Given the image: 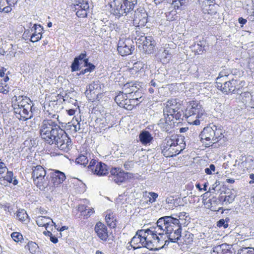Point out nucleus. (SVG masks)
Here are the masks:
<instances>
[{
    "mask_svg": "<svg viewBox=\"0 0 254 254\" xmlns=\"http://www.w3.org/2000/svg\"><path fill=\"white\" fill-rule=\"evenodd\" d=\"M187 3V0H173L171 3L174 8H179L181 6L184 5Z\"/></svg>",
    "mask_w": 254,
    "mask_h": 254,
    "instance_id": "42",
    "label": "nucleus"
},
{
    "mask_svg": "<svg viewBox=\"0 0 254 254\" xmlns=\"http://www.w3.org/2000/svg\"><path fill=\"white\" fill-rule=\"evenodd\" d=\"M127 95V94H126V92L125 93L123 92H120L118 95L115 97V101L119 106H123V105H125V104H124V101L128 96Z\"/></svg>",
    "mask_w": 254,
    "mask_h": 254,
    "instance_id": "32",
    "label": "nucleus"
},
{
    "mask_svg": "<svg viewBox=\"0 0 254 254\" xmlns=\"http://www.w3.org/2000/svg\"><path fill=\"white\" fill-rule=\"evenodd\" d=\"M234 200V198L230 195L226 196L224 198V201L228 202L229 203H232Z\"/></svg>",
    "mask_w": 254,
    "mask_h": 254,
    "instance_id": "62",
    "label": "nucleus"
},
{
    "mask_svg": "<svg viewBox=\"0 0 254 254\" xmlns=\"http://www.w3.org/2000/svg\"><path fill=\"white\" fill-rule=\"evenodd\" d=\"M11 6H12L9 5L8 6L4 7L3 8H1V12H4L5 13L10 12L12 10Z\"/></svg>",
    "mask_w": 254,
    "mask_h": 254,
    "instance_id": "61",
    "label": "nucleus"
},
{
    "mask_svg": "<svg viewBox=\"0 0 254 254\" xmlns=\"http://www.w3.org/2000/svg\"><path fill=\"white\" fill-rule=\"evenodd\" d=\"M159 126L162 128L163 131H168L170 128V125L165 120H160Z\"/></svg>",
    "mask_w": 254,
    "mask_h": 254,
    "instance_id": "41",
    "label": "nucleus"
},
{
    "mask_svg": "<svg viewBox=\"0 0 254 254\" xmlns=\"http://www.w3.org/2000/svg\"><path fill=\"white\" fill-rule=\"evenodd\" d=\"M137 42L142 45V49L146 54L153 52L155 46V41L151 36H141L137 39Z\"/></svg>",
    "mask_w": 254,
    "mask_h": 254,
    "instance_id": "16",
    "label": "nucleus"
},
{
    "mask_svg": "<svg viewBox=\"0 0 254 254\" xmlns=\"http://www.w3.org/2000/svg\"><path fill=\"white\" fill-rule=\"evenodd\" d=\"M133 42L129 39H121L118 42V51L122 56H127L131 54L134 48L132 47Z\"/></svg>",
    "mask_w": 254,
    "mask_h": 254,
    "instance_id": "14",
    "label": "nucleus"
},
{
    "mask_svg": "<svg viewBox=\"0 0 254 254\" xmlns=\"http://www.w3.org/2000/svg\"><path fill=\"white\" fill-rule=\"evenodd\" d=\"M95 231L98 236L103 241H106L108 237V233L106 226L100 222L97 223L95 226Z\"/></svg>",
    "mask_w": 254,
    "mask_h": 254,
    "instance_id": "21",
    "label": "nucleus"
},
{
    "mask_svg": "<svg viewBox=\"0 0 254 254\" xmlns=\"http://www.w3.org/2000/svg\"><path fill=\"white\" fill-rule=\"evenodd\" d=\"M181 104L178 101L177 99H170L166 103V106L164 109V112L167 114V115L172 116L175 118H179L180 114V109Z\"/></svg>",
    "mask_w": 254,
    "mask_h": 254,
    "instance_id": "12",
    "label": "nucleus"
},
{
    "mask_svg": "<svg viewBox=\"0 0 254 254\" xmlns=\"http://www.w3.org/2000/svg\"><path fill=\"white\" fill-rule=\"evenodd\" d=\"M75 162L77 164H80L83 166H86L88 162V160L86 156L81 155H79L75 160Z\"/></svg>",
    "mask_w": 254,
    "mask_h": 254,
    "instance_id": "36",
    "label": "nucleus"
},
{
    "mask_svg": "<svg viewBox=\"0 0 254 254\" xmlns=\"http://www.w3.org/2000/svg\"><path fill=\"white\" fill-rule=\"evenodd\" d=\"M46 175L45 170L40 165H37L33 169L32 178L34 183L41 190H44L48 186Z\"/></svg>",
    "mask_w": 254,
    "mask_h": 254,
    "instance_id": "6",
    "label": "nucleus"
},
{
    "mask_svg": "<svg viewBox=\"0 0 254 254\" xmlns=\"http://www.w3.org/2000/svg\"><path fill=\"white\" fill-rule=\"evenodd\" d=\"M65 178L64 173L59 170H55L52 174V181L55 186H58L62 183Z\"/></svg>",
    "mask_w": 254,
    "mask_h": 254,
    "instance_id": "24",
    "label": "nucleus"
},
{
    "mask_svg": "<svg viewBox=\"0 0 254 254\" xmlns=\"http://www.w3.org/2000/svg\"><path fill=\"white\" fill-rule=\"evenodd\" d=\"M15 106L17 107H14L15 113L16 114V117L20 120L27 121L31 119L33 116V113L31 111L33 104L29 98L23 96H15Z\"/></svg>",
    "mask_w": 254,
    "mask_h": 254,
    "instance_id": "3",
    "label": "nucleus"
},
{
    "mask_svg": "<svg viewBox=\"0 0 254 254\" xmlns=\"http://www.w3.org/2000/svg\"><path fill=\"white\" fill-rule=\"evenodd\" d=\"M163 11L165 12L166 19L168 21H172L176 19L177 11L170 3L162 2Z\"/></svg>",
    "mask_w": 254,
    "mask_h": 254,
    "instance_id": "18",
    "label": "nucleus"
},
{
    "mask_svg": "<svg viewBox=\"0 0 254 254\" xmlns=\"http://www.w3.org/2000/svg\"><path fill=\"white\" fill-rule=\"evenodd\" d=\"M215 8H216V6L215 5V4L214 3L212 5H208V7H204L203 9L202 10H203V12L204 13H207V14H209L210 15H213V14H215L216 13V11Z\"/></svg>",
    "mask_w": 254,
    "mask_h": 254,
    "instance_id": "35",
    "label": "nucleus"
},
{
    "mask_svg": "<svg viewBox=\"0 0 254 254\" xmlns=\"http://www.w3.org/2000/svg\"><path fill=\"white\" fill-rule=\"evenodd\" d=\"M133 162L132 161H127L124 164L125 169L129 170L133 167Z\"/></svg>",
    "mask_w": 254,
    "mask_h": 254,
    "instance_id": "55",
    "label": "nucleus"
},
{
    "mask_svg": "<svg viewBox=\"0 0 254 254\" xmlns=\"http://www.w3.org/2000/svg\"><path fill=\"white\" fill-rule=\"evenodd\" d=\"M140 240L139 236L137 235V231L135 236L132 238L130 241V245L134 249L140 250Z\"/></svg>",
    "mask_w": 254,
    "mask_h": 254,
    "instance_id": "31",
    "label": "nucleus"
},
{
    "mask_svg": "<svg viewBox=\"0 0 254 254\" xmlns=\"http://www.w3.org/2000/svg\"><path fill=\"white\" fill-rule=\"evenodd\" d=\"M95 68V66L92 64H89V67H87L85 69L81 70L80 74H84L88 72H91Z\"/></svg>",
    "mask_w": 254,
    "mask_h": 254,
    "instance_id": "51",
    "label": "nucleus"
},
{
    "mask_svg": "<svg viewBox=\"0 0 254 254\" xmlns=\"http://www.w3.org/2000/svg\"><path fill=\"white\" fill-rule=\"evenodd\" d=\"M183 149H182V147L178 144V142H177V144H175V146L173 147V153H171V157H173L174 156H176L179 154Z\"/></svg>",
    "mask_w": 254,
    "mask_h": 254,
    "instance_id": "46",
    "label": "nucleus"
},
{
    "mask_svg": "<svg viewBox=\"0 0 254 254\" xmlns=\"http://www.w3.org/2000/svg\"><path fill=\"white\" fill-rule=\"evenodd\" d=\"M11 237L12 239L16 242H20L23 239L22 235L18 232H13L11 234Z\"/></svg>",
    "mask_w": 254,
    "mask_h": 254,
    "instance_id": "47",
    "label": "nucleus"
},
{
    "mask_svg": "<svg viewBox=\"0 0 254 254\" xmlns=\"http://www.w3.org/2000/svg\"><path fill=\"white\" fill-rule=\"evenodd\" d=\"M19 0H6V2L10 6H14Z\"/></svg>",
    "mask_w": 254,
    "mask_h": 254,
    "instance_id": "64",
    "label": "nucleus"
},
{
    "mask_svg": "<svg viewBox=\"0 0 254 254\" xmlns=\"http://www.w3.org/2000/svg\"><path fill=\"white\" fill-rule=\"evenodd\" d=\"M136 92H134L133 94H131L128 95L129 98H132L135 100H138V101L142 102L143 100L142 98V93L140 91H137L136 90Z\"/></svg>",
    "mask_w": 254,
    "mask_h": 254,
    "instance_id": "39",
    "label": "nucleus"
},
{
    "mask_svg": "<svg viewBox=\"0 0 254 254\" xmlns=\"http://www.w3.org/2000/svg\"><path fill=\"white\" fill-rule=\"evenodd\" d=\"M78 211H81L82 214L83 215V214L86 213L87 211V207L84 205H79L78 207Z\"/></svg>",
    "mask_w": 254,
    "mask_h": 254,
    "instance_id": "59",
    "label": "nucleus"
},
{
    "mask_svg": "<svg viewBox=\"0 0 254 254\" xmlns=\"http://www.w3.org/2000/svg\"><path fill=\"white\" fill-rule=\"evenodd\" d=\"M13 174L12 172L7 171L6 176L3 178L8 183H11L12 182V177Z\"/></svg>",
    "mask_w": 254,
    "mask_h": 254,
    "instance_id": "54",
    "label": "nucleus"
},
{
    "mask_svg": "<svg viewBox=\"0 0 254 254\" xmlns=\"http://www.w3.org/2000/svg\"><path fill=\"white\" fill-rule=\"evenodd\" d=\"M238 82L237 80L231 78L222 82H217L216 83V86L218 90L226 94L230 93L240 94V87L238 85Z\"/></svg>",
    "mask_w": 254,
    "mask_h": 254,
    "instance_id": "7",
    "label": "nucleus"
},
{
    "mask_svg": "<svg viewBox=\"0 0 254 254\" xmlns=\"http://www.w3.org/2000/svg\"><path fill=\"white\" fill-rule=\"evenodd\" d=\"M88 168L94 174L99 176H105L108 174L107 165L102 162H97L94 159L90 161Z\"/></svg>",
    "mask_w": 254,
    "mask_h": 254,
    "instance_id": "15",
    "label": "nucleus"
},
{
    "mask_svg": "<svg viewBox=\"0 0 254 254\" xmlns=\"http://www.w3.org/2000/svg\"><path fill=\"white\" fill-rule=\"evenodd\" d=\"M79 66V61L75 58L71 66V71H75L79 70L80 69Z\"/></svg>",
    "mask_w": 254,
    "mask_h": 254,
    "instance_id": "49",
    "label": "nucleus"
},
{
    "mask_svg": "<svg viewBox=\"0 0 254 254\" xmlns=\"http://www.w3.org/2000/svg\"><path fill=\"white\" fill-rule=\"evenodd\" d=\"M130 104H131L130 105L131 106V110L134 106L138 105L139 103H141V102L138 101V100L133 99L132 98H130Z\"/></svg>",
    "mask_w": 254,
    "mask_h": 254,
    "instance_id": "57",
    "label": "nucleus"
},
{
    "mask_svg": "<svg viewBox=\"0 0 254 254\" xmlns=\"http://www.w3.org/2000/svg\"><path fill=\"white\" fill-rule=\"evenodd\" d=\"M7 168L5 165V164L1 161L0 159V174H3L5 172Z\"/></svg>",
    "mask_w": 254,
    "mask_h": 254,
    "instance_id": "58",
    "label": "nucleus"
},
{
    "mask_svg": "<svg viewBox=\"0 0 254 254\" xmlns=\"http://www.w3.org/2000/svg\"><path fill=\"white\" fill-rule=\"evenodd\" d=\"M99 88H100V87L98 82H93L88 86L86 91H89L90 92H91L94 90H99Z\"/></svg>",
    "mask_w": 254,
    "mask_h": 254,
    "instance_id": "43",
    "label": "nucleus"
},
{
    "mask_svg": "<svg viewBox=\"0 0 254 254\" xmlns=\"http://www.w3.org/2000/svg\"><path fill=\"white\" fill-rule=\"evenodd\" d=\"M36 222L39 227H44L48 230V229H53V225L56 224L49 217L42 216L37 217Z\"/></svg>",
    "mask_w": 254,
    "mask_h": 254,
    "instance_id": "19",
    "label": "nucleus"
},
{
    "mask_svg": "<svg viewBox=\"0 0 254 254\" xmlns=\"http://www.w3.org/2000/svg\"><path fill=\"white\" fill-rule=\"evenodd\" d=\"M133 21L141 26H144L147 22V13L144 10L135 11L134 14Z\"/></svg>",
    "mask_w": 254,
    "mask_h": 254,
    "instance_id": "20",
    "label": "nucleus"
},
{
    "mask_svg": "<svg viewBox=\"0 0 254 254\" xmlns=\"http://www.w3.org/2000/svg\"><path fill=\"white\" fill-rule=\"evenodd\" d=\"M141 86L139 83H137L136 82H129L125 84L124 86L123 89L124 91L126 93V94L129 95L131 94L134 93L137 91H139L140 88Z\"/></svg>",
    "mask_w": 254,
    "mask_h": 254,
    "instance_id": "22",
    "label": "nucleus"
},
{
    "mask_svg": "<svg viewBox=\"0 0 254 254\" xmlns=\"http://www.w3.org/2000/svg\"><path fill=\"white\" fill-rule=\"evenodd\" d=\"M137 235L139 236L140 240V244L141 252L145 249L152 250L156 248L154 242H153L147 229L138 230Z\"/></svg>",
    "mask_w": 254,
    "mask_h": 254,
    "instance_id": "8",
    "label": "nucleus"
},
{
    "mask_svg": "<svg viewBox=\"0 0 254 254\" xmlns=\"http://www.w3.org/2000/svg\"><path fill=\"white\" fill-rule=\"evenodd\" d=\"M94 212V210L93 208H87V211L86 213L83 214V215L86 216V217H89Z\"/></svg>",
    "mask_w": 254,
    "mask_h": 254,
    "instance_id": "60",
    "label": "nucleus"
},
{
    "mask_svg": "<svg viewBox=\"0 0 254 254\" xmlns=\"http://www.w3.org/2000/svg\"><path fill=\"white\" fill-rule=\"evenodd\" d=\"M161 61L163 63H167L171 57V54L170 50L165 49L162 52L160 55Z\"/></svg>",
    "mask_w": 254,
    "mask_h": 254,
    "instance_id": "34",
    "label": "nucleus"
},
{
    "mask_svg": "<svg viewBox=\"0 0 254 254\" xmlns=\"http://www.w3.org/2000/svg\"><path fill=\"white\" fill-rule=\"evenodd\" d=\"M17 217L20 220L24 221L25 220L26 218H27L28 215L27 214L26 211L22 209L18 211Z\"/></svg>",
    "mask_w": 254,
    "mask_h": 254,
    "instance_id": "45",
    "label": "nucleus"
},
{
    "mask_svg": "<svg viewBox=\"0 0 254 254\" xmlns=\"http://www.w3.org/2000/svg\"><path fill=\"white\" fill-rule=\"evenodd\" d=\"M105 219L108 224L111 225L112 222L115 220L114 217L112 214H107L105 216Z\"/></svg>",
    "mask_w": 254,
    "mask_h": 254,
    "instance_id": "50",
    "label": "nucleus"
},
{
    "mask_svg": "<svg viewBox=\"0 0 254 254\" xmlns=\"http://www.w3.org/2000/svg\"><path fill=\"white\" fill-rule=\"evenodd\" d=\"M222 136V130L215 125L207 126L204 127L199 134L201 140H205L208 143L205 142L209 145L211 143H214L218 141L219 138Z\"/></svg>",
    "mask_w": 254,
    "mask_h": 254,
    "instance_id": "5",
    "label": "nucleus"
},
{
    "mask_svg": "<svg viewBox=\"0 0 254 254\" xmlns=\"http://www.w3.org/2000/svg\"><path fill=\"white\" fill-rule=\"evenodd\" d=\"M124 104L125 105H123V106H120L121 107L124 108L127 110H131V106L130 104V98L128 97V96L126 98V100L124 101Z\"/></svg>",
    "mask_w": 254,
    "mask_h": 254,
    "instance_id": "48",
    "label": "nucleus"
},
{
    "mask_svg": "<svg viewBox=\"0 0 254 254\" xmlns=\"http://www.w3.org/2000/svg\"><path fill=\"white\" fill-rule=\"evenodd\" d=\"M27 247L30 252L32 254H38L39 253V247L38 245L33 242H29L27 244Z\"/></svg>",
    "mask_w": 254,
    "mask_h": 254,
    "instance_id": "33",
    "label": "nucleus"
},
{
    "mask_svg": "<svg viewBox=\"0 0 254 254\" xmlns=\"http://www.w3.org/2000/svg\"><path fill=\"white\" fill-rule=\"evenodd\" d=\"M26 124L27 126H29L32 129L35 128L37 126V124L36 122V119L34 118L33 120L26 121Z\"/></svg>",
    "mask_w": 254,
    "mask_h": 254,
    "instance_id": "53",
    "label": "nucleus"
},
{
    "mask_svg": "<svg viewBox=\"0 0 254 254\" xmlns=\"http://www.w3.org/2000/svg\"><path fill=\"white\" fill-rule=\"evenodd\" d=\"M193 235L191 233L187 232L183 235H181L180 243L186 245L190 244L193 242Z\"/></svg>",
    "mask_w": 254,
    "mask_h": 254,
    "instance_id": "30",
    "label": "nucleus"
},
{
    "mask_svg": "<svg viewBox=\"0 0 254 254\" xmlns=\"http://www.w3.org/2000/svg\"><path fill=\"white\" fill-rule=\"evenodd\" d=\"M214 0H198V1L202 9H203L204 7H208V5L214 4Z\"/></svg>",
    "mask_w": 254,
    "mask_h": 254,
    "instance_id": "40",
    "label": "nucleus"
},
{
    "mask_svg": "<svg viewBox=\"0 0 254 254\" xmlns=\"http://www.w3.org/2000/svg\"><path fill=\"white\" fill-rule=\"evenodd\" d=\"M230 249V246L226 244H222L216 246L213 248L211 254H227Z\"/></svg>",
    "mask_w": 254,
    "mask_h": 254,
    "instance_id": "25",
    "label": "nucleus"
},
{
    "mask_svg": "<svg viewBox=\"0 0 254 254\" xmlns=\"http://www.w3.org/2000/svg\"><path fill=\"white\" fill-rule=\"evenodd\" d=\"M233 76V75L229 73L227 70H223L220 72L219 76L216 78V83L224 81V80H228Z\"/></svg>",
    "mask_w": 254,
    "mask_h": 254,
    "instance_id": "29",
    "label": "nucleus"
},
{
    "mask_svg": "<svg viewBox=\"0 0 254 254\" xmlns=\"http://www.w3.org/2000/svg\"><path fill=\"white\" fill-rule=\"evenodd\" d=\"M34 27L36 31L31 36L30 41L32 42H37L41 39V32L43 31V29L40 25L34 24Z\"/></svg>",
    "mask_w": 254,
    "mask_h": 254,
    "instance_id": "28",
    "label": "nucleus"
},
{
    "mask_svg": "<svg viewBox=\"0 0 254 254\" xmlns=\"http://www.w3.org/2000/svg\"><path fill=\"white\" fill-rule=\"evenodd\" d=\"M240 99L246 106L254 108V99L249 92H244L241 93Z\"/></svg>",
    "mask_w": 254,
    "mask_h": 254,
    "instance_id": "23",
    "label": "nucleus"
},
{
    "mask_svg": "<svg viewBox=\"0 0 254 254\" xmlns=\"http://www.w3.org/2000/svg\"><path fill=\"white\" fill-rule=\"evenodd\" d=\"M137 0H112L110 5L112 12L120 17L132 10L137 3Z\"/></svg>",
    "mask_w": 254,
    "mask_h": 254,
    "instance_id": "4",
    "label": "nucleus"
},
{
    "mask_svg": "<svg viewBox=\"0 0 254 254\" xmlns=\"http://www.w3.org/2000/svg\"><path fill=\"white\" fill-rule=\"evenodd\" d=\"M76 9L77 11L76 13V15L79 17H85L87 15V10L89 9V6L87 0H76Z\"/></svg>",
    "mask_w": 254,
    "mask_h": 254,
    "instance_id": "17",
    "label": "nucleus"
},
{
    "mask_svg": "<svg viewBox=\"0 0 254 254\" xmlns=\"http://www.w3.org/2000/svg\"><path fill=\"white\" fill-rule=\"evenodd\" d=\"M181 227L180 229H176L175 230L170 232H166V236L169 240L172 242H177L179 240L180 241L181 238Z\"/></svg>",
    "mask_w": 254,
    "mask_h": 254,
    "instance_id": "26",
    "label": "nucleus"
},
{
    "mask_svg": "<svg viewBox=\"0 0 254 254\" xmlns=\"http://www.w3.org/2000/svg\"><path fill=\"white\" fill-rule=\"evenodd\" d=\"M217 226L219 227H224L226 228L228 226V224L224 219H221L217 222Z\"/></svg>",
    "mask_w": 254,
    "mask_h": 254,
    "instance_id": "56",
    "label": "nucleus"
},
{
    "mask_svg": "<svg viewBox=\"0 0 254 254\" xmlns=\"http://www.w3.org/2000/svg\"><path fill=\"white\" fill-rule=\"evenodd\" d=\"M132 175L129 173H125L120 168H114L111 170L109 179L115 183L120 185L125 182L128 177L131 178Z\"/></svg>",
    "mask_w": 254,
    "mask_h": 254,
    "instance_id": "9",
    "label": "nucleus"
},
{
    "mask_svg": "<svg viewBox=\"0 0 254 254\" xmlns=\"http://www.w3.org/2000/svg\"><path fill=\"white\" fill-rule=\"evenodd\" d=\"M41 137L47 143L55 144L60 150L68 151L71 141L65 131L52 120H44L39 127Z\"/></svg>",
    "mask_w": 254,
    "mask_h": 254,
    "instance_id": "1",
    "label": "nucleus"
},
{
    "mask_svg": "<svg viewBox=\"0 0 254 254\" xmlns=\"http://www.w3.org/2000/svg\"><path fill=\"white\" fill-rule=\"evenodd\" d=\"M139 139L141 143L143 145L149 144L153 140V137L148 131H142L139 135Z\"/></svg>",
    "mask_w": 254,
    "mask_h": 254,
    "instance_id": "27",
    "label": "nucleus"
},
{
    "mask_svg": "<svg viewBox=\"0 0 254 254\" xmlns=\"http://www.w3.org/2000/svg\"><path fill=\"white\" fill-rule=\"evenodd\" d=\"M67 127H74V132H76L80 130V123L76 119L75 121L73 120L70 123H68Z\"/></svg>",
    "mask_w": 254,
    "mask_h": 254,
    "instance_id": "38",
    "label": "nucleus"
},
{
    "mask_svg": "<svg viewBox=\"0 0 254 254\" xmlns=\"http://www.w3.org/2000/svg\"><path fill=\"white\" fill-rule=\"evenodd\" d=\"M86 58V54L85 52L84 53H82L80 54V55L75 58L77 59L78 61L79 60H84Z\"/></svg>",
    "mask_w": 254,
    "mask_h": 254,
    "instance_id": "63",
    "label": "nucleus"
},
{
    "mask_svg": "<svg viewBox=\"0 0 254 254\" xmlns=\"http://www.w3.org/2000/svg\"><path fill=\"white\" fill-rule=\"evenodd\" d=\"M156 225L155 227L147 229L154 243L155 242L159 243L161 239H163L162 241H163V236L166 235V229L163 226V225L161 224L159 219L157 220Z\"/></svg>",
    "mask_w": 254,
    "mask_h": 254,
    "instance_id": "11",
    "label": "nucleus"
},
{
    "mask_svg": "<svg viewBox=\"0 0 254 254\" xmlns=\"http://www.w3.org/2000/svg\"><path fill=\"white\" fill-rule=\"evenodd\" d=\"M9 91V87L7 85H3L2 83H0V92L3 94H7Z\"/></svg>",
    "mask_w": 254,
    "mask_h": 254,
    "instance_id": "52",
    "label": "nucleus"
},
{
    "mask_svg": "<svg viewBox=\"0 0 254 254\" xmlns=\"http://www.w3.org/2000/svg\"><path fill=\"white\" fill-rule=\"evenodd\" d=\"M147 197L146 203L148 202L152 203L156 200V198L158 196V194L157 193L154 192H149L148 193V195H146Z\"/></svg>",
    "mask_w": 254,
    "mask_h": 254,
    "instance_id": "37",
    "label": "nucleus"
},
{
    "mask_svg": "<svg viewBox=\"0 0 254 254\" xmlns=\"http://www.w3.org/2000/svg\"><path fill=\"white\" fill-rule=\"evenodd\" d=\"M184 115L190 124L199 125L206 117V114L202 106L197 102H189L184 113Z\"/></svg>",
    "mask_w": 254,
    "mask_h": 254,
    "instance_id": "2",
    "label": "nucleus"
},
{
    "mask_svg": "<svg viewBox=\"0 0 254 254\" xmlns=\"http://www.w3.org/2000/svg\"><path fill=\"white\" fill-rule=\"evenodd\" d=\"M179 142V139L177 138L176 136H172L167 137L163 141L161 148L162 153L166 157H170L171 153H173V147L175 144Z\"/></svg>",
    "mask_w": 254,
    "mask_h": 254,
    "instance_id": "10",
    "label": "nucleus"
},
{
    "mask_svg": "<svg viewBox=\"0 0 254 254\" xmlns=\"http://www.w3.org/2000/svg\"><path fill=\"white\" fill-rule=\"evenodd\" d=\"M238 254H254V249L243 248L238 251Z\"/></svg>",
    "mask_w": 254,
    "mask_h": 254,
    "instance_id": "44",
    "label": "nucleus"
},
{
    "mask_svg": "<svg viewBox=\"0 0 254 254\" xmlns=\"http://www.w3.org/2000/svg\"><path fill=\"white\" fill-rule=\"evenodd\" d=\"M159 222H161V224L163 225L166 232H172L176 229H180L181 227L179 219L171 216L162 217L159 218Z\"/></svg>",
    "mask_w": 254,
    "mask_h": 254,
    "instance_id": "13",
    "label": "nucleus"
}]
</instances>
